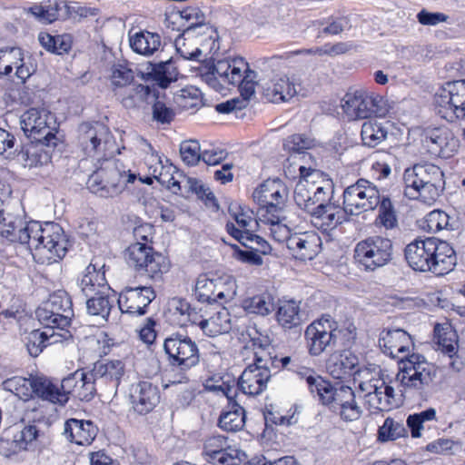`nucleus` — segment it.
<instances>
[{
  "instance_id": "obj_1",
  "label": "nucleus",
  "mask_w": 465,
  "mask_h": 465,
  "mask_svg": "<svg viewBox=\"0 0 465 465\" xmlns=\"http://www.w3.org/2000/svg\"><path fill=\"white\" fill-rule=\"evenodd\" d=\"M18 243L26 245L34 259L42 264L62 260L68 250L69 241L64 229L56 223L29 221L18 235Z\"/></svg>"
},
{
  "instance_id": "obj_2",
  "label": "nucleus",
  "mask_w": 465,
  "mask_h": 465,
  "mask_svg": "<svg viewBox=\"0 0 465 465\" xmlns=\"http://www.w3.org/2000/svg\"><path fill=\"white\" fill-rule=\"evenodd\" d=\"M153 227L149 223L134 227L133 234L135 242L126 249L128 264L139 274L146 275L154 282H161L163 275L170 269L169 260L154 252L148 243L153 239Z\"/></svg>"
},
{
  "instance_id": "obj_3",
  "label": "nucleus",
  "mask_w": 465,
  "mask_h": 465,
  "mask_svg": "<svg viewBox=\"0 0 465 465\" xmlns=\"http://www.w3.org/2000/svg\"><path fill=\"white\" fill-rule=\"evenodd\" d=\"M404 195L431 204L445 188L444 173L433 163H417L403 173Z\"/></svg>"
},
{
  "instance_id": "obj_4",
  "label": "nucleus",
  "mask_w": 465,
  "mask_h": 465,
  "mask_svg": "<svg viewBox=\"0 0 465 465\" xmlns=\"http://www.w3.org/2000/svg\"><path fill=\"white\" fill-rule=\"evenodd\" d=\"M437 375L436 367L419 353L404 356L399 361L396 381L402 387L401 395L409 391L427 398Z\"/></svg>"
},
{
  "instance_id": "obj_5",
  "label": "nucleus",
  "mask_w": 465,
  "mask_h": 465,
  "mask_svg": "<svg viewBox=\"0 0 465 465\" xmlns=\"http://www.w3.org/2000/svg\"><path fill=\"white\" fill-rule=\"evenodd\" d=\"M163 348L169 365L181 371L177 377L170 379L169 382L171 384L187 383L190 379L186 371L200 362V352L196 342L187 333L174 331L164 339Z\"/></svg>"
},
{
  "instance_id": "obj_6",
  "label": "nucleus",
  "mask_w": 465,
  "mask_h": 465,
  "mask_svg": "<svg viewBox=\"0 0 465 465\" xmlns=\"http://www.w3.org/2000/svg\"><path fill=\"white\" fill-rule=\"evenodd\" d=\"M36 318L45 329H57L63 339L72 337L66 330L74 315L70 295L64 290H58L44 302L35 311Z\"/></svg>"
},
{
  "instance_id": "obj_7",
  "label": "nucleus",
  "mask_w": 465,
  "mask_h": 465,
  "mask_svg": "<svg viewBox=\"0 0 465 465\" xmlns=\"http://www.w3.org/2000/svg\"><path fill=\"white\" fill-rule=\"evenodd\" d=\"M252 198L260 206V212L263 217L269 215L266 220L272 225H276L280 232L288 233L286 227H280L279 223L285 219L282 212L288 198V189L279 179L267 180L252 193Z\"/></svg>"
},
{
  "instance_id": "obj_8",
  "label": "nucleus",
  "mask_w": 465,
  "mask_h": 465,
  "mask_svg": "<svg viewBox=\"0 0 465 465\" xmlns=\"http://www.w3.org/2000/svg\"><path fill=\"white\" fill-rule=\"evenodd\" d=\"M77 132L78 144L85 156L97 162L112 157L114 142L105 124L100 122L82 123Z\"/></svg>"
},
{
  "instance_id": "obj_9",
  "label": "nucleus",
  "mask_w": 465,
  "mask_h": 465,
  "mask_svg": "<svg viewBox=\"0 0 465 465\" xmlns=\"http://www.w3.org/2000/svg\"><path fill=\"white\" fill-rule=\"evenodd\" d=\"M346 335L354 339V334L344 329H339L337 322L330 317H322L309 324L304 331L308 351L312 356H320L323 352L335 350L339 340Z\"/></svg>"
},
{
  "instance_id": "obj_10",
  "label": "nucleus",
  "mask_w": 465,
  "mask_h": 465,
  "mask_svg": "<svg viewBox=\"0 0 465 465\" xmlns=\"http://www.w3.org/2000/svg\"><path fill=\"white\" fill-rule=\"evenodd\" d=\"M393 259V243L389 238L370 236L360 241L354 248V260L366 272H374Z\"/></svg>"
},
{
  "instance_id": "obj_11",
  "label": "nucleus",
  "mask_w": 465,
  "mask_h": 465,
  "mask_svg": "<svg viewBox=\"0 0 465 465\" xmlns=\"http://www.w3.org/2000/svg\"><path fill=\"white\" fill-rule=\"evenodd\" d=\"M136 175L121 171L116 163H108L105 167L97 169L87 180L88 189L100 197H114L119 195L127 183L135 181Z\"/></svg>"
},
{
  "instance_id": "obj_12",
  "label": "nucleus",
  "mask_w": 465,
  "mask_h": 465,
  "mask_svg": "<svg viewBox=\"0 0 465 465\" xmlns=\"http://www.w3.org/2000/svg\"><path fill=\"white\" fill-rule=\"evenodd\" d=\"M436 114L449 123L465 118V79L445 83L434 94Z\"/></svg>"
},
{
  "instance_id": "obj_13",
  "label": "nucleus",
  "mask_w": 465,
  "mask_h": 465,
  "mask_svg": "<svg viewBox=\"0 0 465 465\" xmlns=\"http://www.w3.org/2000/svg\"><path fill=\"white\" fill-rule=\"evenodd\" d=\"M342 109L351 120L365 119L372 114L383 117L389 112L381 96L362 89L347 93L342 99Z\"/></svg>"
},
{
  "instance_id": "obj_14",
  "label": "nucleus",
  "mask_w": 465,
  "mask_h": 465,
  "mask_svg": "<svg viewBox=\"0 0 465 465\" xmlns=\"http://www.w3.org/2000/svg\"><path fill=\"white\" fill-rule=\"evenodd\" d=\"M342 197L343 204L352 216L375 210L381 203L382 195L373 183L361 178L355 183L345 188Z\"/></svg>"
},
{
  "instance_id": "obj_15",
  "label": "nucleus",
  "mask_w": 465,
  "mask_h": 465,
  "mask_svg": "<svg viewBox=\"0 0 465 465\" xmlns=\"http://www.w3.org/2000/svg\"><path fill=\"white\" fill-rule=\"evenodd\" d=\"M53 119V115L45 109L30 108L21 115L20 124L25 134L33 140H45L47 146H61L55 128L49 125Z\"/></svg>"
},
{
  "instance_id": "obj_16",
  "label": "nucleus",
  "mask_w": 465,
  "mask_h": 465,
  "mask_svg": "<svg viewBox=\"0 0 465 465\" xmlns=\"http://www.w3.org/2000/svg\"><path fill=\"white\" fill-rule=\"evenodd\" d=\"M234 295L235 282L232 280L220 277L210 279L202 274L196 281L194 296L200 302L222 305L232 300Z\"/></svg>"
},
{
  "instance_id": "obj_17",
  "label": "nucleus",
  "mask_w": 465,
  "mask_h": 465,
  "mask_svg": "<svg viewBox=\"0 0 465 465\" xmlns=\"http://www.w3.org/2000/svg\"><path fill=\"white\" fill-rule=\"evenodd\" d=\"M203 455L209 463L214 465H241L245 453L229 444L223 435H212L203 442Z\"/></svg>"
},
{
  "instance_id": "obj_18",
  "label": "nucleus",
  "mask_w": 465,
  "mask_h": 465,
  "mask_svg": "<svg viewBox=\"0 0 465 465\" xmlns=\"http://www.w3.org/2000/svg\"><path fill=\"white\" fill-rule=\"evenodd\" d=\"M271 378V371L264 359L259 351L254 352V363L249 365L242 371L237 383V389L243 394L254 396L262 392Z\"/></svg>"
},
{
  "instance_id": "obj_19",
  "label": "nucleus",
  "mask_w": 465,
  "mask_h": 465,
  "mask_svg": "<svg viewBox=\"0 0 465 465\" xmlns=\"http://www.w3.org/2000/svg\"><path fill=\"white\" fill-rule=\"evenodd\" d=\"M333 193L331 184L320 185L308 180L300 181L294 189L293 199L297 206L311 216Z\"/></svg>"
},
{
  "instance_id": "obj_20",
  "label": "nucleus",
  "mask_w": 465,
  "mask_h": 465,
  "mask_svg": "<svg viewBox=\"0 0 465 465\" xmlns=\"http://www.w3.org/2000/svg\"><path fill=\"white\" fill-rule=\"evenodd\" d=\"M156 293L150 286L125 287L119 294L117 303L122 313L143 316Z\"/></svg>"
},
{
  "instance_id": "obj_21",
  "label": "nucleus",
  "mask_w": 465,
  "mask_h": 465,
  "mask_svg": "<svg viewBox=\"0 0 465 465\" xmlns=\"http://www.w3.org/2000/svg\"><path fill=\"white\" fill-rule=\"evenodd\" d=\"M247 68V62L242 57L232 60L223 59L213 63L209 72L205 74L206 82L214 88L225 84L235 85V82L241 81V72Z\"/></svg>"
},
{
  "instance_id": "obj_22",
  "label": "nucleus",
  "mask_w": 465,
  "mask_h": 465,
  "mask_svg": "<svg viewBox=\"0 0 465 465\" xmlns=\"http://www.w3.org/2000/svg\"><path fill=\"white\" fill-rule=\"evenodd\" d=\"M91 372L100 391L116 394L124 374V363L119 360L99 361Z\"/></svg>"
},
{
  "instance_id": "obj_23",
  "label": "nucleus",
  "mask_w": 465,
  "mask_h": 465,
  "mask_svg": "<svg viewBox=\"0 0 465 465\" xmlns=\"http://www.w3.org/2000/svg\"><path fill=\"white\" fill-rule=\"evenodd\" d=\"M62 389L67 401L73 396L80 401H91L99 391L91 372L77 370L62 380Z\"/></svg>"
},
{
  "instance_id": "obj_24",
  "label": "nucleus",
  "mask_w": 465,
  "mask_h": 465,
  "mask_svg": "<svg viewBox=\"0 0 465 465\" xmlns=\"http://www.w3.org/2000/svg\"><path fill=\"white\" fill-rule=\"evenodd\" d=\"M273 234L277 233L276 230H272ZM279 241H285L287 248L292 252L293 257L298 260H312L318 252V247L321 244L320 237L312 232H295L286 235L282 239L274 235Z\"/></svg>"
},
{
  "instance_id": "obj_25",
  "label": "nucleus",
  "mask_w": 465,
  "mask_h": 465,
  "mask_svg": "<svg viewBox=\"0 0 465 465\" xmlns=\"http://www.w3.org/2000/svg\"><path fill=\"white\" fill-rule=\"evenodd\" d=\"M129 399L133 411L138 415L150 413L160 401L157 386L147 381H140L132 384Z\"/></svg>"
},
{
  "instance_id": "obj_26",
  "label": "nucleus",
  "mask_w": 465,
  "mask_h": 465,
  "mask_svg": "<svg viewBox=\"0 0 465 465\" xmlns=\"http://www.w3.org/2000/svg\"><path fill=\"white\" fill-rule=\"evenodd\" d=\"M424 143L431 155L444 159L450 158L459 148V140L447 127L429 130Z\"/></svg>"
},
{
  "instance_id": "obj_27",
  "label": "nucleus",
  "mask_w": 465,
  "mask_h": 465,
  "mask_svg": "<svg viewBox=\"0 0 465 465\" xmlns=\"http://www.w3.org/2000/svg\"><path fill=\"white\" fill-rule=\"evenodd\" d=\"M15 68L16 84H23L33 74L34 69L25 62L24 52L19 47L0 50V75L9 76Z\"/></svg>"
},
{
  "instance_id": "obj_28",
  "label": "nucleus",
  "mask_w": 465,
  "mask_h": 465,
  "mask_svg": "<svg viewBox=\"0 0 465 465\" xmlns=\"http://www.w3.org/2000/svg\"><path fill=\"white\" fill-rule=\"evenodd\" d=\"M433 242L435 237H428L425 239H416L409 243L404 250L405 259L414 271L430 272L432 253H434Z\"/></svg>"
},
{
  "instance_id": "obj_29",
  "label": "nucleus",
  "mask_w": 465,
  "mask_h": 465,
  "mask_svg": "<svg viewBox=\"0 0 465 465\" xmlns=\"http://www.w3.org/2000/svg\"><path fill=\"white\" fill-rule=\"evenodd\" d=\"M318 208L312 215V222L316 227L325 232L335 229L340 224L347 222L349 217L351 216L345 204L342 203V206H341L331 202V195L329 196L328 202L323 203Z\"/></svg>"
},
{
  "instance_id": "obj_30",
  "label": "nucleus",
  "mask_w": 465,
  "mask_h": 465,
  "mask_svg": "<svg viewBox=\"0 0 465 465\" xmlns=\"http://www.w3.org/2000/svg\"><path fill=\"white\" fill-rule=\"evenodd\" d=\"M140 77L148 82H154L158 87L166 89L178 79L179 72L173 58L166 61L148 62L139 71Z\"/></svg>"
},
{
  "instance_id": "obj_31",
  "label": "nucleus",
  "mask_w": 465,
  "mask_h": 465,
  "mask_svg": "<svg viewBox=\"0 0 465 465\" xmlns=\"http://www.w3.org/2000/svg\"><path fill=\"white\" fill-rule=\"evenodd\" d=\"M11 193L10 187L0 181V235L12 242H18V235L23 232L27 221L20 215L5 213L4 204Z\"/></svg>"
},
{
  "instance_id": "obj_32",
  "label": "nucleus",
  "mask_w": 465,
  "mask_h": 465,
  "mask_svg": "<svg viewBox=\"0 0 465 465\" xmlns=\"http://www.w3.org/2000/svg\"><path fill=\"white\" fill-rule=\"evenodd\" d=\"M379 346L382 352L400 361L413 346L411 336L402 329L383 331L379 338Z\"/></svg>"
},
{
  "instance_id": "obj_33",
  "label": "nucleus",
  "mask_w": 465,
  "mask_h": 465,
  "mask_svg": "<svg viewBox=\"0 0 465 465\" xmlns=\"http://www.w3.org/2000/svg\"><path fill=\"white\" fill-rule=\"evenodd\" d=\"M45 140H34L31 143L23 146L17 154L19 162L30 169L47 164L57 146H47Z\"/></svg>"
},
{
  "instance_id": "obj_34",
  "label": "nucleus",
  "mask_w": 465,
  "mask_h": 465,
  "mask_svg": "<svg viewBox=\"0 0 465 465\" xmlns=\"http://www.w3.org/2000/svg\"><path fill=\"white\" fill-rule=\"evenodd\" d=\"M98 428L91 420L68 419L64 423L63 434L65 439L77 445H89L97 435Z\"/></svg>"
},
{
  "instance_id": "obj_35",
  "label": "nucleus",
  "mask_w": 465,
  "mask_h": 465,
  "mask_svg": "<svg viewBox=\"0 0 465 465\" xmlns=\"http://www.w3.org/2000/svg\"><path fill=\"white\" fill-rule=\"evenodd\" d=\"M296 94V83L287 75H275L262 85L263 96L272 103L287 102Z\"/></svg>"
},
{
  "instance_id": "obj_36",
  "label": "nucleus",
  "mask_w": 465,
  "mask_h": 465,
  "mask_svg": "<svg viewBox=\"0 0 465 465\" xmlns=\"http://www.w3.org/2000/svg\"><path fill=\"white\" fill-rule=\"evenodd\" d=\"M104 267V264L100 265L97 262H94V261L86 267L85 272L77 283L84 296L99 294L101 291H109Z\"/></svg>"
},
{
  "instance_id": "obj_37",
  "label": "nucleus",
  "mask_w": 465,
  "mask_h": 465,
  "mask_svg": "<svg viewBox=\"0 0 465 465\" xmlns=\"http://www.w3.org/2000/svg\"><path fill=\"white\" fill-rule=\"evenodd\" d=\"M433 242L431 271L435 275H445L451 272L457 264V255L452 246L445 241L435 238Z\"/></svg>"
},
{
  "instance_id": "obj_38",
  "label": "nucleus",
  "mask_w": 465,
  "mask_h": 465,
  "mask_svg": "<svg viewBox=\"0 0 465 465\" xmlns=\"http://www.w3.org/2000/svg\"><path fill=\"white\" fill-rule=\"evenodd\" d=\"M322 387L316 393V398L322 405L327 406L332 412L337 411L345 400L352 393V389L341 383L331 384L329 381H320Z\"/></svg>"
},
{
  "instance_id": "obj_39",
  "label": "nucleus",
  "mask_w": 465,
  "mask_h": 465,
  "mask_svg": "<svg viewBox=\"0 0 465 465\" xmlns=\"http://www.w3.org/2000/svg\"><path fill=\"white\" fill-rule=\"evenodd\" d=\"M59 331L45 329V331L33 330L25 337V344L28 353L32 357H37L44 349L51 344L62 342L65 339L60 337Z\"/></svg>"
},
{
  "instance_id": "obj_40",
  "label": "nucleus",
  "mask_w": 465,
  "mask_h": 465,
  "mask_svg": "<svg viewBox=\"0 0 465 465\" xmlns=\"http://www.w3.org/2000/svg\"><path fill=\"white\" fill-rule=\"evenodd\" d=\"M65 1L46 0L41 5H35L29 8V12L40 22L51 24L55 20L66 19Z\"/></svg>"
},
{
  "instance_id": "obj_41",
  "label": "nucleus",
  "mask_w": 465,
  "mask_h": 465,
  "mask_svg": "<svg viewBox=\"0 0 465 465\" xmlns=\"http://www.w3.org/2000/svg\"><path fill=\"white\" fill-rule=\"evenodd\" d=\"M33 390L34 394L44 401L60 405H64L67 402L62 383L58 386L45 377H33Z\"/></svg>"
},
{
  "instance_id": "obj_42",
  "label": "nucleus",
  "mask_w": 465,
  "mask_h": 465,
  "mask_svg": "<svg viewBox=\"0 0 465 465\" xmlns=\"http://www.w3.org/2000/svg\"><path fill=\"white\" fill-rule=\"evenodd\" d=\"M359 358L350 351L344 350L338 357H333L328 363V370L335 379H343L358 371Z\"/></svg>"
},
{
  "instance_id": "obj_43",
  "label": "nucleus",
  "mask_w": 465,
  "mask_h": 465,
  "mask_svg": "<svg viewBox=\"0 0 465 465\" xmlns=\"http://www.w3.org/2000/svg\"><path fill=\"white\" fill-rule=\"evenodd\" d=\"M389 122L369 120L362 124L361 137L363 145L374 148L385 141L389 134Z\"/></svg>"
},
{
  "instance_id": "obj_44",
  "label": "nucleus",
  "mask_w": 465,
  "mask_h": 465,
  "mask_svg": "<svg viewBox=\"0 0 465 465\" xmlns=\"http://www.w3.org/2000/svg\"><path fill=\"white\" fill-rule=\"evenodd\" d=\"M199 327L209 337L228 333L232 330L230 312L226 308L222 307L210 318L201 321Z\"/></svg>"
},
{
  "instance_id": "obj_45",
  "label": "nucleus",
  "mask_w": 465,
  "mask_h": 465,
  "mask_svg": "<svg viewBox=\"0 0 465 465\" xmlns=\"http://www.w3.org/2000/svg\"><path fill=\"white\" fill-rule=\"evenodd\" d=\"M246 413L243 407L238 402L229 403L221 413L218 426L226 431L235 432L241 430L245 425Z\"/></svg>"
},
{
  "instance_id": "obj_46",
  "label": "nucleus",
  "mask_w": 465,
  "mask_h": 465,
  "mask_svg": "<svg viewBox=\"0 0 465 465\" xmlns=\"http://www.w3.org/2000/svg\"><path fill=\"white\" fill-rule=\"evenodd\" d=\"M158 95L159 92L154 86L139 84L126 90L121 102L125 108H134L143 103L151 104Z\"/></svg>"
},
{
  "instance_id": "obj_47",
  "label": "nucleus",
  "mask_w": 465,
  "mask_h": 465,
  "mask_svg": "<svg viewBox=\"0 0 465 465\" xmlns=\"http://www.w3.org/2000/svg\"><path fill=\"white\" fill-rule=\"evenodd\" d=\"M229 213L234 220L235 223L228 222L225 228L226 232L235 240L236 236L239 237V235L231 230V226L243 235V232H249L252 230V224L257 225L256 221L252 217V213L245 211L241 205L235 207L230 206Z\"/></svg>"
},
{
  "instance_id": "obj_48",
  "label": "nucleus",
  "mask_w": 465,
  "mask_h": 465,
  "mask_svg": "<svg viewBox=\"0 0 465 465\" xmlns=\"http://www.w3.org/2000/svg\"><path fill=\"white\" fill-rule=\"evenodd\" d=\"M130 45L137 54L151 55L159 49L161 37L156 33L139 32L130 37Z\"/></svg>"
},
{
  "instance_id": "obj_49",
  "label": "nucleus",
  "mask_w": 465,
  "mask_h": 465,
  "mask_svg": "<svg viewBox=\"0 0 465 465\" xmlns=\"http://www.w3.org/2000/svg\"><path fill=\"white\" fill-rule=\"evenodd\" d=\"M84 297L87 312L107 321L114 306V301L110 299L108 292L101 291L99 294L84 295Z\"/></svg>"
},
{
  "instance_id": "obj_50",
  "label": "nucleus",
  "mask_w": 465,
  "mask_h": 465,
  "mask_svg": "<svg viewBox=\"0 0 465 465\" xmlns=\"http://www.w3.org/2000/svg\"><path fill=\"white\" fill-rule=\"evenodd\" d=\"M38 40L45 50L56 54H65L72 47V37L70 35H52L47 33H41Z\"/></svg>"
},
{
  "instance_id": "obj_51",
  "label": "nucleus",
  "mask_w": 465,
  "mask_h": 465,
  "mask_svg": "<svg viewBox=\"0 0 465 465\" xmlns=\"http://www.w3.org/2000/svg\"><path fill=\"white\" fill-rule=\"evenodd\" d=\"M278 322L286 329H292L300 325L302 322L300 306L295 301L283 302L277 310Z\"/></svg>"
},
{
  "instance_id": "obj_52",
  "label": "nucleus",
  "mask_w": 465,
  "mask_h": 465,
  "mask_svg": "<svg viewBox=\"0 0 465 465\" xmlns=\"http://www.w3.org/2000/svg\"><path fill=\"white\" fill-rule=\"evenodd\" d=\"M434 336L437 340L438 350L441 351L448 356H455L457 353L456 333L450 326L443 327L436 324L434 327Z\"/></svg>"
},
{
  "instance_id": "obj_53",
  "label": "nucleus",
  "mask_w": 465,
  "mask_h": 465,
  "mask_svg": "<svg viewBox=\"0 0 465 465\" xmlns=\"http://www.w3.org/2000/svg\"><path fill=\"white\" fill-rule=\"evenodd\" d=\"M3 385L6 391H11L24 401H29L34 395L33 376L30 378L15 376L5 380Z\"/></svg>"
},
{
  "instance_id": "obj_54",
  "label": "nucleus",
  "mask_w": 465,
  "mask_h": 465,
  "mask_svg": "<svg viewBox=\"0 0 465 465\" xmlns=\"http://www.w3.org/2000/svg\"><path fill=\"white\" fill-rule=\"evenodd\" d=\"M231 230L239 235V237L236 236V241L245 248L252 249L262 254L270 253L272 250L270 244L262 237L254 234L252 230L249 232H243V235L234 230L232 226H231Z\"/></svg>"
},
{
  "instance_id": "obj_55",
  "label": "nucleus",
  "mask_w": 465,
  "mask_h": 465,
  "mask_svg": "<svg viewBox=\"0 0 465 465\" xmlns=\"http://www.w3.org/2000/svg\"><path fill=\"white\" fill-rule=\"evenodd\" d=\"M406 433V428L401 421L388 417L378 430V440L382 442L394 440L405 436Z\"/></svg>"
},
{
  "instance_id": "obj_56",
  "label": "nucleus",
  "mask_w": 465,
  "mask_h": 465,
  "mask_svg": "<svg viewBox=\"0 0 465 465\" xmlns=\"http://www.w3.org/2000/svg\"><path fill=\"white\" fill-rule=\"evenodd\" d=\"M378 207L379 215L377 221H379L380 224L387 230L395 228L398 224V220L391 198L387 195H382Z\"/></svg>"
},
{
  "instance_id": "obj_57",
  "label": "nucleus",
  "mask_w": 465,
  "mask_h": 465,
  "mask_svg": "<svg viewBox=\"0 0 465 465\" xmlns=\"http://www.w3.org/2000/svg\"><path fill=\"white\" fill-rule=\"evenodd\" d=\"M245 309L249 313L268 315L274 311L273 299L269 294L254 296L245 302Z\"/></svg>"
},
{
  "instance_id": "obj_58",
  "label": "nucleus",
  "mask_w": 465,
  "mask_h": 465,
  "mask_svg": "<svg viewBox=\"0 0 465 465\" xmlns=\"http://www.w3.org/2000/svg\"><path fill=\"white\" fill-rule=\"evenodd\" d=\"M449 215L440 210H433L429 213L422 221L421 227L429 232H437L447 228Z\"/></svg>"
},
{
  "instance_id": "obj_59",
  "label": "nucleus",
  "mask_w": 465,
  "mask_h": 465,
  "mask_svg": "<svg viewBox=\"0 0 465 465\" xmlns=\"http://www.w3.org/2000/svg\"><path fill=\"white\" fill-rule=\"evenodd\" d=\"M345 401L346 402L341 403V405L338 407L337 411H334V413H337L344 421L359 420L362 414V410L356 402L354 391Z\"/></svg>"
},
{
  "instance_id": "obj_60",
  "label": "nucleus",
  "mask_w": 465,
  "mask_h": 465,
  "mask_svg": "<svg viewBox=\"0 0 465 465\" xmlns=\"http://www.w3.org/2000/svg\"><path fill=\"white\" fill-rule=\"evenodd\" d=\"M200 144L195 140L183 141L180 145V154L183 162L189 165H196L202 158Z\"/></svg>"
},
{
  "instance_id": "obj_61",
  "label": "nucleus",
  "mask_w": 465,
  "mask_h": 465,
  "mask_svg": "<svg viewBox=\"0 0 465 465\" xmlns=\"http://www.w3.org/2000/svg\"><path fill=\"white\" fill-rule=\"evenodd\" d=\"M152 103L153 120L163 125L170 124L175 117L174 110L159 100V95Z\"/></svg>"
},
{
  "instance_id": "obj_62",
  "label": "nucleus",
  "mask_w": 465,
  "mask_h": 465,
  "mask_svg": "<svg viewBox=\"0 0 465 465\" xmlns=\"http://www.w3.org/2000/svg\"><path fill=\"white\" fill-rule=\"evenodd\" d=\"M313 145V141L305 134H292L288 136L283 143L284 150L292 153H304Z\"/></svg>"
},
{
  "instance_id": "obj_63",
  "label": "nucleus",
  "mask_w": 465,
  "mask_h": 465,
  "mask_svg": "<svg viewBox=\"0 0 465 465\" xmlns=\"http://www.w3.org/2000/svg\"><path fill=\"white\" fill-rule=\"evenodd\" d=\"M134 72L123 64H114L112 67L111 82L115 87H124L134 80Z\"/></svg>"
},
{
  "instance_id": "obj_64",
  "label": "nucleus",
  "mask_w": 465,
  "mask_h": 465,
  "mask_svg": "<svg viewBox=\"0 0 465 465\" xmlns=\"http://www.w3.org/2000/svg\"><path fill=\"white\" fill-rule=\"evenodd\" d=\"M298 376L303 379L306 382L307 388L313 398H316V393L322 387L320 381H325L322 376L310 368L302 367L297 371Z\"/></svg>"
}]
</instances>
